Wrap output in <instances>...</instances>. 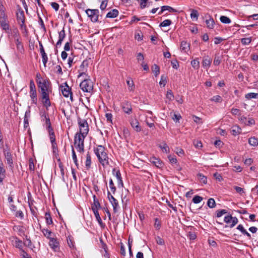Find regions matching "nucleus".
<instances>
[{
    "label": "nucleus",
    "instance_id": "37",
    "mask_svg": "<svg viewBox=\"0 0 258 258\" xmlns=\"http://www.w3.org/2000/svg\"><path fill=\"white\" fill-rule=\"evenodd\" d=\"M245 97L247 99H251L252 98H258V93H249L245 95Z\"/></svg>",
    "mask_w": 258,
    "mask_h": 258
},
{
    "label": "nucleus",
    "instance_id": "17",
    "mask_svg": "<svg viewBox=\"0 0 258 258\" xmlns=\"http://www.w3.org/2000/svg\"><path fill=\"white\" fill-rule=\"evenodd\" d=\"M205 22L208 28L212 29L214 28L215 23L213 18L210 15H208Z\"/></svg>",
    "mask_w": 258,
    "mask_h": 258
},
{
    "label": "nucleus",
    "instance_id": "24",
    "mask_svg": "<svg viewBox=\"0 0 258 258\" xmlns=\"http://www.w3.org/2000/svg\"><path fill=\"white\" fill-rule=\"evenodd\" d=\"M126 82L128 86V90L130 91H134L135 87L133 80L131 78H128Z\"/></svg>",
    "mask_w": 258,
    "mask_h": 258
},
{
    "label": "nucleus",
    "instance_id": "28",
    "mask_svg": "<svg viewBox=\"0 0 258 258\" xmlns=\"http://www.w3.org/2000/svg\"><path fill=\"white\" fill-rule=\"evenodd\" d=\"M91 157L89 152L86 154V160L85 161V167L87 169H89L91 168Z\"/></svg>",
    "mask_w": 258,
    "mask_h": 258
},
{
    "label": "nucleus",
    "instance_id": "6",
    "mask_svg": "<svg viewBox=\"0 0 258 258\" xmlns=\"http://www.w3.org/2000/svg\"><path fill=\"white\" fill-rule=\"evenodd\" d=\"M7 148L4 149L3 152L4 156L6 158L7 164L9 165V167L13 169L14 168L13 160L12 155L10 152V148L6 145Z\"/></svg>",
    "mask_w": 258,
    "mask_h": 258
},
{
    "label": "nucleus",
    "instance_id": "53",
    "mask_svg": "<svg viewBox=\"0 0 258 258\" xmlns=\"http://www.w3.org/2000/svg\"><path fill=\"white\" fill-rule=\"evenodd\" d=\"M38 18H39L38 22H39L40 25L41 26V28L42 29H43V30H44V32H46V28H45V25L44 24L43 21L38 13Z\"/></svg>",
    "mask_w": 258,
    "mask_h": 258
},
{
    "label": "nucleus",
    "instance_id": "35",
    "mask_svg": "<svg viewBox=\"0 0 258 258\" xmlns=\"http://www.w3.org/2000/svg\"><path fill=\"white\" fill-rule=\"evenodd\" d=\"M197 176L201 183L205 184L207 183V178L203 174L199 173L197 174Z\"/></svg>",
    "mask_w": 258,
    "mask_h": 258
},
{
    "label": "nucleus",
    "instance_id": "47",
    "mask_svg": "<svg viewBox=\"0 0 258 258\" xmlns=\"http://www.w3.org/2000/svg\"><path fill=\"white\" fill-rule=\"evenodd\" d=\"M154 221V227L156 229V230H159L161 226V221L158 218H155Z\"/></svg>",
    "mask_w": 258,
    "mask_h": 258
},
{
    "label": "nucleus",
    "instance_id": "44",
    "mask_svg": "<svg viewBox=\"0 0 258 258\" xmlns=\"http://www.w3.org/2000/svg\"><path fill=\"white\" fill-rule=\"evenodd\" d=\"M163 152L167 153L169 152V148L165 143H163L162 145L159 146Z\"/></svg>",
    "mask_w": 258,
    "mask_h": 258
},
{
    "label": "nucleus",
    "instance_id": "42",
    "mask_svg": "<svg viewBox=\"0 0 258 258\" xmlns=\"http://www.w3.org/2000/svg\"><path fill=\"white\" fill-rule=\"evenodd\" d=\"M252 39L251 37H248V38H241L240 41L242 45H248L251 42Z\"/></svg>",
    "mask_w": 258,
    "mask_h": 258
},
{
    "label": "nucleus",
    "instance_id": "2",
    "mask_svg": "<svg viewBox=\"0 0 258 258\" xmlns=\"http://www.w3.org/2000/svg\"><path fill=\"white\" fill-rule=\"evenodd\" d=\"M86 136H83L80 133H76L74 137V144L76 148L80 153L84 152V139Z\"/></svg>",
    "mask_w": 258,
    "mask_h": 258
},
{
    "label": "nucleus",
    "instance_id": "55",
    "mask_svg": "<svg viewBox=\"0 0 258 258\" xmlns=\"http://www.w3.org/2000/svg\"><path fill=\"white\" fill-rule=\"evenodd\" d=\"M210 100L211 101H214L215 102H221L222 101V98L219 95L214 96L211 98Z\"/></svg>",
    "mask_w": 258,
    "mask_h": 258
},
{
    "label": "nucleus",
    "instance_id": "14",
    "mask_svg": "<svg viewBox=\"0 0 258 258\" xmlns=\"http://www.w3.org/2000/svg\"><path fill=\"white\" fill-rule=\"evenodd\" d=\"M49 246L55 251H57L59 249V242L54 238L50 239Z\"/></svg>",
    "mask_w": 258,
    "mask_h": 258
},
{
    "label": "nucleus",
    "instance_id": "3",
    "mask_svg": "<svg viewBox=\"0 0 258 258\" xmlns=\"http://www.w3.org/2000/svg\"><path fill=\"white\" fill-rule=\"evenodd\" d=\"M79 127V133L83 136H87L89 132V125L87 121L85 119H82L78 117L77 119Z\"/></svg>",
    "mask_w": 258,
    "mask_h": 258
},
{
    "label": "nucleus",
    "instance_id": "8",
    "mask_svg": "<svg viewBox=\"0 0 258 258\" xmlns=\"http://www.w3.org/2000/svg\"><path fill=\"white\" fill-rule=\"evenodd\" d=\"M39 91L41 94V97L43 105L46 108L49 107L51 105V103L49 94L50 92H51V90Z\"/></svg>",
    "mask_w": 258,
    "mask_h": 258
},
{
    "label": "nucleus",
    "instance_id": "40",
    "mask_svg": "<svg viewBox=\"0 0 258 258\" xmlns=\"http://www.w3.org/2000/svg\"><path fill=\"white\" fill-rule=\"evenodd\" d=\"M152 70L156 77L160 74V68L157 64H154L152 67Z\"/></svg>",
    "mask_w": 258,
    "mask_h": 258
},
{
    "label": "nucleus",
    "instance_id": "45",
    "mask_svg": "<svg viewBox=\"0 0 258 258\" xmlns=\"http://www.w3.org/2000/svg\"><path fill=\"white\" fill-rule=\"evenodd\" d=\"M172 23V22L170 20L166 19L163 21L162 22H161L159 26L160 27H164L170 26Z\"/></svg>",
    "mask_w": 258,
    "mask_h": 258
},
{
    "label": "nucleus",
    "instance_id": "56",
    "mask_svg": "<svg viewBox=\"0 0 258 258\" xmlns=\"http://www.w3.org/2000/svg\"><path fill=\"white\" fill-rule=\"evenodd\" d=\"M221 63V57L219 56L215 55L213 61V64L215 66H219Z\"/></svg>",
    "mask_w": 258,
    "mask_h": 258
},
{
    "label": "nucleus",
    "instance_id": "22",
    "mask_svg": "<svg viewBox=\"0 0 258 258\" xmlns=\"http://www.w3.org/2000/svg\"><path fill=\"white\" fill-rule=\"evenodd\" d=\"M190 44L186 41L181 42L180 49L183 52H187L189 50Z\"/></svg>",
    "mask_w": 258,
    "mask_h": 258
},
{
    "label": "nucleus",
    "instance_id": "51",
    "mask_svg": "<svg viewBox=\"0 0 258 258\" xmlns=\"http://www.w3.org/2000/svg\"><path fill=\"white\" fill-rule=\"evenodd\" d=\"M166 98L169 100L172 101L174 99V95L171 90H168L166 93Z\"/></svg>",
    "mask_w": 258,
    "mask_h": 258
},
{
    "label": "nucleus",
    "instance_id": "38",
    "mask_svg": "<svg viewBox=\"0 0 258 258\" xmlns=\"http://www.w3.org/2000/svg\"><path fill=\"white\" fill-rule=\"evenodd\" d=\"M24 244L30 248L31 249H33V248L34 246L32 245V242L29 238L27 237V236H26V240L24 242Z\"/></svg>",
    "mask_w": 258,
    "mask_h": 258
},
{
    "label": "nucleus",
    "instance_id": "57",
    "mask_svg": "<svg viewBox=\"0 0 258 258\" xmlns=\"http://www.w3.org/2000/svg\"><path fill=\"white\" fill-rule=\"evenodd\" d=\"M156 241L157 243L160 245H163L165 244V241L163 238L160 236H157L155 237Z\"/></svg>",
    "mask_w": 258,
    "mask_h": 258
},
{
    "label": "nucleus",
    "instance_id": "61",
    "mask_svg": "<svg viewBox=\"0 0 258 258\" xmlns=\"http://www.w3.org/2000/svg\"><path fill=\"white\" fill-rule=\"evenodd\" d=\"M88 66V61L87 59L84 60L82 62L80 68L81 71H84L85 70L84 68H87Z\"/></svg>",
    "mask_w": 258,
    "mask_h": 258
},
{
    "label": "nucleus",
    "instance_id": "39",
    "mask_svg": "<svg viewBox=\"0 0 258 258\" xmlns=\"http://www.w3.org/2000/svg\"><path fill=\"white\" fill-rule=\"evenodd\" d=\"M220 20L223 24H229L231 22L230 19L225 16H221Z\"/></svg>",
    "mask_w": 258,
    "mask_h": 258
},
{
    "label": "nucleus",
    "instance_id": "41",
    "mask_svg": "<svg viewBox=\"0 0 258 258\" xmlns=\"http://www.w3.org/2000/svg\"><path fill=\"white\" fill-rule=\"evenodd\" d=\"M191 64L195 70H198L200 68V62L198 60V58L192 60Z\"/></svg>",
    "mask_w": 258,
    "mask_h": 258
},
{
    "label": "nucleus",
    "instance_id": "27",
    "mask_svg": "<svg viewBox=\"0 0 258 258\" xmlns=\"http://www.w3.org/2000/svg\"><path fill=\"white\" fill-rule=\"evenodd\" d=\"M41 232L43 233L44 236L47 238L49 239V240L51 238H53V237H51V236L53 233L48 229L43 228L41 229Z\"/></svg>",
    "mask_w": 258,
    "mask_h": 258
},
{
    "label": "nucleus",
    "instance_id": "46",
    "mask_svg": "<svg viewBox=\"0 0 258 258\" xmlns=\"http://www.w3.org/2000/svg\"><path fill=\"white\" fill-rule=\"evenodd\" d=\"M207 205L210 208H215L216 206L215 200L213 198L209 199L207 202Z\"/></svg>",
    "mask_w": 258,
    "mask_h": 258
},
{
    "label": "nucleus",
    "instance_id": "16",
    "mask_svg": "<svg viewBox=\"0 0 258 258\" xmlns=\"http://www.w3.org/2000/svg\"><path fill=\"white\" fill-rule=\"evenodd\" d=\"M6 177V170L4 168V165L2 160L0 159V184H3V182Z\"/></svg>",
    "mask_w": 258,
    "mask_h": 258
},
{
    "label": "nucleus",
    "instance_id": "48",
    "mask_svg": "<svg viewBox=\"0 0 258 258\" xmlns=\"http://www.w3.org/2000/svg\"><path fill=\"white\" fill-rule=\"evenodd\" d=\"M101 208V205L98 200L93 201V204L92 206V210L93 209L99 210Z\"/></svg>",
    "mask_w": 258,
    "mask_h": 258
},
{
    "label": "nucleus",
    "instance_id": "25",
    "mask_svg": "<svg viewBox=\"0 0 258 258\" xmlns=\"http://www.w3.org/2000/svg\"><path fill=\"white\" fill-rule=\"evenodd\" d=\"M30 97L32 100V103L36 104L37 102V92L36 90L35 91H29Z\"/></svg>",
    "mask_w": 258,
    "mask_h": 258
},
{
    "label": "nucleus",
    "instance_id": "58",
    "mask_svg": "<svg viewBox=\"0 0 258 258\" xmlns=\"http://www.w3.org/2000/svg\"><path fill=\"white\" fill-rule=\"evenodd\" d=\"M16 44L17 45V49L20 51H22V50H23V45L21 44V42L19 41V38H17L16 39Z\"/></svg>",
    "mask_w": 258,
    "mask_h": 258
},
{
    "label": "nucleus",
    "instance_id": "64",
    "mask_svg": "<svg viewBox=\"0 0 258 258\" xmlns=\"http://www.w3.org/2000/svg\"><path fill=\"white\" fill-rule=\"evenodd\" d=\"M21 256L22 258H32L24 249L21 251Z\"/></svg>",
    "mask_w": 258,
    "mask_h": 258
},
{
    "label": "nucleus",
    "instance_id": "18",
    "mask_svg": "<svg viewBox=\"0 0 258 258\" xmlns=\"http://www.w3.org/2000/svg\"><path fill=\"white\" fill-rule=\"evenodd\" d=\"M58 40L56 44V46H60L61 45L62 42L66 37V33L64 28L62 30L58 32Z\"/></svg>",
    "mask_w": 258,
    "mask_h": 258
},
{
    "label": "nucleus",
    "instance_id": "29",
    "mask_svg": "<svg viewBox=\"0 0 258 258\" xmlns=\"http://www.w3.org/2000/svg\"><path fill=\"white\" fill-rule=\"evenodd\" d=\"M52 152L54 156L57 159L58 158V150L57 146V144L56 142L51 143Z\"/></svg>",
    "mask_w": 258,
    "mask_h": 258
},
{
    "label": "nucleus",
    "instance_id": "33",
    "mask_svg": "<svg viewBox=\"0 0 258 258\" xmlns=\"http://www.w3.org/2000/svg\"><path fill=\"white\" fill-rule=\"evenodd\" d=\"M146 20V16H142L140 18H138L137 16H133L132 17V19H131V23L132 24L133 23H135V22H137L139 21H143V20Z\"/></svg>",
    "mask_w": 258,
    "mask_h": 258
},
{
    "label": "nucleus",
    "instance_id": "43",
    "mask_svg": "<svg viewBox=\"0 0 258 258\" xmlns=\"http://www.w3.org/2000/svg\"><path fill=\"white\" fill-rule=\"evenodd\" d=\"M72 152L73 160L75 165H76V166L78 167L79 164L78 163L77 157V155L76 154V153L75 152V150H74V147L73 146H72Z\"/></svg>",
    "mask_w": 258,
    "mask_h": 258
},
{
    "label": "nucleus",
    "instance_id": "4",
    "mask_svg": "<svg viewBox=\"0 0 258 258\" xmlns=\"http://www.w3.org/2000/svg\"><path fill=\"white\" fill-rule=\"evenodd\" d=\"M16 18L21 28L22 29L25 28L26 26L25 24V17L24 12L19 6L16 13Z\"/></svg>",
    "mask_w": 258,
    "mask_h": 258
},
{
    "label": "nucleus",
    "instance_id": "62",
    "mask_svg": "<svg viewBox=\"0 0 258 258\" xmlns=\"http://www.w3.org/2000/svg\"><path fill=\"white\" fill-rule=\"evenodd\" d=\"M190 240H195L197 238V235L194 232H189L187 235Z\"/></svg>",
    "mask_w": 258,
    "mask_h": 258
},
{
    "label": "nucleus",
    "instance_id": "49",
    "mask_svg": "<svg viewBox=\"0 0 258 258\" xmlns=\"http://www.w3.org/2000/svg\"><path fill=\"white\" fill-rule=\"evenodd\" d=\"M43 115H44V121L45 122V124L46 125V127L48 126L51 125V122L50 121V119L48 116V115L45 112V111H43Z\"/></svg>",
    "mask_w": 258,
    "mask_h": 258
},
{
    "label": "nucleus",
    "instance_id": "11",
    "mask_svg": "<svg viewBox=\"0 0 258 258\" xmlns=\"http://www.w3.org/2000/svg\"><path fill=\"white\" fill-rule=\"evenodd\" d=\"M112 173L116 177L117 179L118 186L119 187H123V183L122 180V177L120 171L119 170H116L115 168H114L112 170Z\"/></svg>",
    "mask_w": 258,
    "mask_h": 258
},
{
    "label": "nucleus",
    "instance_id": "52",
    "mask_svg": "<svg viewBox=\"0 0 258 258\" xmlns=\"http://www.w3.org/2000/svg\"><path fill=\"white\" fill-rule=\"evenodd\" d=\"M109 187H110L111 190L112 191V192H113V194H114L116 191V187L114 186L113 180L111 178H110L109 179Z\"/></svg>",
    "mask_w": 258,
    "mask_h": 258
},
{
    "label": "nucleus",
    "instance_id": "63",
    "mask_svg": "<svg viewBox=\"0 0 258 258\" xmlns=\"http://www.w3.org/2000/svg\"><path fill=\"white\" fill-rule=\"evenodd\" d=\"M230 132L232 135L234 136H236L240 133V128H239L238 127H235V128H233L231 130Z\"/></svg>",
    "mask_w": 258,
    "mask_h": 258
},
{
    "label": "nucleus",
    "instance_id": "34",
    "mask_svg": "<svg viewBox=\"0 0 258 258\" xmlns=\"http://www.w3.org/2000/svg\"><path fill=\"white\" fill-rule=\"evenodd\" d=\"M57 160L58 162V166H59V168H60L62 178L64 180V170L63 165L62 162H61L59 158H57Z\"/></svg>",
    "mask_w": 258,
    "mask_h": 258
},
{
    "label": "nucleus",
    "instance_id": "15",
    "mask_svg": "<svg viewBox=\"0 0 258 258\" xmlns=\"http://www.w3.org/2000/svg\"><path fill=\"white\" fill-rule=\"evenodd\" d=\"M66 87H64L63 89H61V92L62 93V95L65 97H68L69 96H70V99L72 101H73V98H72V93L71 92V89L68 86V84L66 83Z\"/></svg>",
    "mask_w": 258,
    "mask_h": 258
},
{
    "label": "nucleus",
    "instance_id": "23",
    "mask_svg": "<svg viewBox=\"0 0 258 258\" xmlns=\"http://www.w3.org/2000/svg\"><path fill=\"white\" fill-rule=\"evenodd\" d=\"M118 11L117 9H113L107 14L106 17L109 18H114L118 15Z\"/></svg>",
    "mask_w": 258,
    "mask_h": 258
},
{
    "label": "nucleus",
    "instance_id": "50",
    "mask_svg": "<svg viewBox=\"0 0 258 258\" xmlns=\"http://www.w3.org/2000/svg\"><path fill=\"white\" fill-rule=\"evenodd\" d=\"M203 198L199 196L196 195L192 199V202L195 204L200 203L202 200Z\"/></svg>",
    "mask_w": 258,
    "mask_h": 258
},
{
    "label": "nucleus",
    "instance_id": "1",
    "mask_svg": "<svg viewBox=\"0 0 258 258\" xmlns=\"http://www.w3.org/2000/svg\"><path fill=\"white\" fill-rule=\"evenodd\" d=\"M106 150L105 147L102 145H96L93 148L94 152L99 162L104 167L109 165V158Z\"/></svg>",
    "mask_w": 258,
    "mask_h": 258
},
{
    "label": "nucleus",
    "instance_id": "31",
    "mask_svg": "<svg viewBox=\"0 0 258 258\" xmlns=\"http://www.w3.org/2000/svg\"><path fill=\"white\" fill-rule=\"evenodd\" d=\"M249 144L253 147H256L258 145V139L255 137H250L248 139Z\"/></svg>",
    "mask_w": 258,
    "mask_h": 258
},
{
    "label": "nucleus",
    "instance_id": "21",
    "mask_svg": "<svg viewBox=\"0 0 258 258\" xmlns=\"http://www.w3.org/2000/svg\"><path fill=\"white\" fill-rule=\"evenodd\" d=\"M13 244L17 248H19L20 251H22L23 249V243L22 240L19 239L18 237H15L14 238V240L13 241Z\"/></svg>",
    "mask_w": 258,
    "mask_h": 258
},
{
    "label": "nucleus",
    "instance_id": "60",
    "mask_svg": "<svg viewBox=\"0 0 258 258\" xmlns=\"http://www.w3.org/2000/svg\"><path fill=\"white\" fill-rule=\"evenodd\" d=\"M168 158L169 160V162L171 164H176L177 163V159L175 156H172V155H169L168 156Z\"/></svg>",
    "mask_w": 258,
    "mask_h": 258
},
{
    "label": "nucleus",
    "instance_id": "59",
    "mask_svg": "<svg viewBox=\"0 0 258 258\" xmlns=\"http://www.w3.org/2000/svg\"><path fill=\"white\" fill-rule=\"evenodd\" d=\"M227 213V210H225V209L218 210L216 212V216L219 218V217H221L223 215L226 214Z\"/></svg>",
    "mask_w": 258,
    "mask_h": 258
},
{
    "label": "nucleus",
    "instance_id": "13",
    "mask_svg": "<svg viewBox=\"0 0 258 258\" xmlns=\"http://www.w3.org/2000/svg\"><path fill=\"white\" fill-rule=\"evenodd\" d=\"M122 108L125 113L130 114L132 112V105L128 102H123L122 104Z\"/></svg>",
    "mask_w": 258,
    "mask_h": 258
},
{
    "label": "nucleus",
    "instance_id": "5",
    "mask_svg": "<svg viewBox=\"0 0 258 258\" xmlns=\"http://www.w3.org/2000/svg\"><path fill=\"white\" fill-rule=\"evenodd\" d=\"M83 91L90 92L93 89V83L90 79H85L80 84Z\"/></svg>",
    "mask_w": 258,
    "mask_h": 258
},
{
    "label": "nucleus",
    "instance_id": "19",
    "mask_svg": "<svg viewBox=\"0 0 258 258\" xmlns=\"http://www.w3.org/2000/svg\"><path fill=\"white\" fill-rule=\"evenodd\" d=\"M212 59L210 58L208 56H207L203 58V60L202 61V66L203 67V68L207 70L210 67Z\"/></svg>",
    "mask_w": 258,
    "mask_h": 258
},
{
    "label": "nucleus",
    "instance_id": "7",
    "mask_svg": "<svg viewBox=\"0 0 258 258\" xmlns=\"http://www.w3.org/2000/svg\"><path fill=\"white\" fill-rule=\"evenodd\" d=\"M86 13L88 17L90 19L91 21L95 23L98 22L99 14V11L98 9H87Z\"/></svg>",
    "mask_w": 258,
    "mask_h": 258
},
{
    "label": "nucleus",
    "instance_id": "54",
    "mask_svg": "<svg viewBox=\"0 0 258 258\" xmlns=\"http://www.w3.org/2000/svg\"><path fill=\"white\" fill-rule=\"evenodd\" d=\"M167 83V76L165 75H162L161 76V80L159 82V84L160 85H163V86H165V85Z\"/></svg>",
    "mask_w": 258,
    "mask_h": 258
},
{
    "label": "nucleus",
    "instance_id": "9",
    "mask_svg": "<svg viewBox=\"0 0 258 258\" xmlns=\"http://www.w3.org/2000/svg\"><path fill=\"white\" fill-rule=\"evenodd\" d=\"M40 91H50L51 90L50 82L48 79H45L42 82H39L37 84Z\"/></svg>",
    "mask_w": 258,
    "mask_h": 258
},
{
    "label": "nucleus",
    "instance_id": "36",
    "mask_svg": "<svg viewBox=\"0 0 258 258\" xmlns=\"http://www.w3.org/2000/svg\"><path fill=\"white\" fill-rule=\"evenodd\" d=\"M190 17L192 20L197 21L198 19L199 13L195 9H191Z\"/></svg>",
    "mask_w": 258,
    "mask_h": 258
},
{
    "label": "nucleus",
    "instance_id": "10",
    "mask_svg": "<svg viewBox=\"0 0 258 258\" xmlns=\"http://www.w3.org/2000/svg\"><path fill=\"white\" fill-rule=\"evenodd\" d=\"M0 27L9 35L10 34V33H12V30L10 28L9 20L1 21Z\"/></svg>",
    "mask_w": 258,
    "mask_h": 258
},
{
    "label": "nucleus",
    "instance_id": "20",
    "mask_svg": "<svg viewBox=\"0 0 258 258\" xmlns=\"http://www.w3.org/2000/svg\"><path fill=\"white\" fill-rule=\"evenodd\" d=\"M131 125L137 132H139L141 131V128L139 125V122L137 119H132L131 121Z\"/></svg>",
    "mask_w": 258,
    "mask_h": 258
},
{
    "label": "nucleus",
    "instance_id": "12",
    "mask_svg": "<svg viewBox=\"0 0 258 258\" xmlns=\"http://www.w3.org/2000/svg\"><path fill=\"white\" fill-rule=\"evenodd\" d=\"M149 161L156 167L159 168H162L164 166L163 163L159 158H156L154 156L150 158Z\"/></svg>",
    "mask_w": 258,
    "mask_h": 258
},
{
    "label": "nucleus",
    "instance_id": "32",
    "mask_svg": "<svg viewBox=\"0 0 258 258\" xmlns=\"http://www.w3.org/2000/svg\"><path fill=\"white\" fill-rule=\"evenodd\" d=\"M93 213H94V214L95 216V218L96 219V220L97 221V222H98V223L101 225L102 224H103V222H102V221L101 220V218L99 215V212H98V210H96V209H93V210H92Z\"/></svg>",
    "mask_w": 258,
    "mask_h": 258
},
{
    "label": "nucleus",
    "instance_id": "30",
    "mask_svg": "<svg viewBox=\"0 0 258 258\" xmlns=\"http://www.w3.org/2000/svg\"><path fill=\"white\" fill-rule=\"evenodd\" d=\"M46 223L48 225H53V221L49 212H46L45 214Z\"/></svg>",
    "mask_w": 258,
    "mask_h": 258
},
{
    "label": "nucleus",
    "instance_id": "26",
    "mask_svg": "<svg viewBox=\"0 0 258 258\" xmlns=\"http://www.w3.org/2000/svg\"><path fill=\"white\" fill-rule=\"evenodd\" d=\"M110 202L113 207V210L114 213H117L118 212V209L119 208L118 201L116 199H114L113 200L110 201Z\"/></svg>",
    "mask_w": 258,
    "mask_h": 258
}]
</instances>
